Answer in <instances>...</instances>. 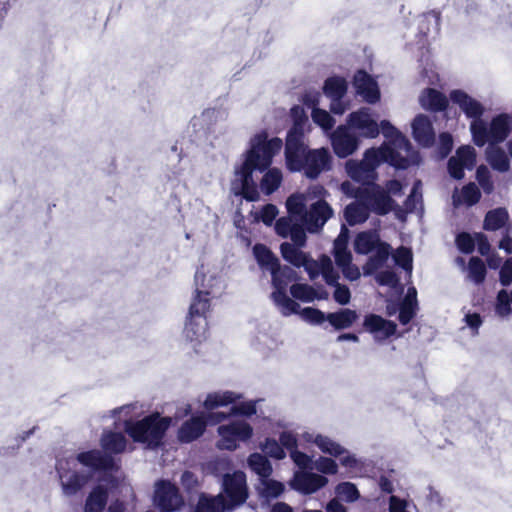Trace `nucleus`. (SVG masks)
I'll use <instances>...</instances> for the list:
<instances>
[{"label":"nucleus","instance_id":"f257e3e1","mask_svg":"<svg viewBox=\"0 0 512 512\" xmlns=\"http://www.w3.org/2000/svg\"><path fill=\"white\" fill-rule=\"evenodd\" d=\"M283 147L279 137L268 138L265 130L255 134L250 140V147L243 154V162L235 166L231 191L249 202L258 201L260 194L253 172H264L260 188L265 195H271L281 185L282 173L277 168H270L273 158Z\"/></svg>","mask_w":512,"mask_h":512},{"label":"nucleus","instance_id":"f03ea898","mask_svg":"<svg viewBox=\"0 0 512 512\" xmlns=\"http://www.w3.org/2000/svg\"><path fill=\"white\" fill-rule=\"evenodd\" d=\"M170 425V417H162L158 412H155L141 420H126L124 430L134 442L147 444L151 448H158L163 444V438Z\"/></svg>","mask_w":512,"mask_h":512},{"label":"nucleus","instance_id":"7ed1b4c3","mask_svg":"<svg viewBox=\"0 0 512 512\" xmlns=\"http://www.w3.org/2000/svg\"><path fill=\"white\" fill-rule=\"evenodd\" d=\"M341 188L348 196L364 201L369 208V213L384 216L392 210L402 211L388 192L378 184H372V187H354L346 181L342 183Z\"/></svg>","mask_w":512,"mask_h":512},{"label":"nucleus","instance_id":"20e7f679","mask_svg":"<svg viewBox=\"0 0 512 512\" xmlns=\"http://www.w3.org/2000/svg\"><path fill=\"white\" fill-rule=\"evenodd\" d=\"M470 131L473 143L483 147L487 143L491 146L503 143L512 131L511 117L507 113L494 116L489 125L484 120L472 121Z\"/></svg>","mask_w":512,"mask_h":512},{"label":"nucleus","instance_id":"39448f33","mask_svg":"<svg viewBox=\"0 0 512 512\" xmlns=\"http://www.w3.org/2000/svg\"><path fill=\"white\" fill-rule=\"evenodd\" d=\"M220 494L225 498L228 511L243 505L249 497L246 474L241 470L225 473L222 476Z\"/></svg>","mask_w":512,"mask_h":512},{"label":"nucleus","instance_id":"423d86ee","mask_svg":"<svg viewBox=\"0 0 512 512\" xmlns=\"http://www.w3.org/2000/svg\"><path fill=\"white\" fill-rule=\"evenodd\" d=\"M210 293L208 291L195 290L192 302L189 307L187 320L185 323V333L190 340H198L205 332V327H199L196 323V317L206 319V314L211 307Z\"/></svg>","mask_w":512,"mask_h":512},{"label":"nucleus","instance_id":"0eeeda50","mask_svg":"<svg viewBox=\"0 0 512 512\" xmlns=\"http://www.w3.org/2000/svg\"><path fill=\"white\" fill-rule=\"evenodd\" d=\"M154 504L160 512H173L181 509L184 499L175 484L159 480L155 486Z\"/></svg>","mask_w":512,"mask_h":512},{"label":"nucleus","instance_id":"6e6552de","mask_svg":"<svg viewBox=\"0 0 512 512\" xmlns=\"http://www.w3.org/2000/svg\"><path fill=\"white\" fill-rule=\"evenodd\" d=\"M304 138L305 136L286 135L284 156L286 168L290 172H301L304 168V158L310 150Z\"/></svg>","mask_w":512,"mask_h":512},{"label":"nucleus","instance_id":"1a4fd4ad","mask_svg":"<svg viewBox=\"0 0 512 512\" xmlns=\"http://www.w3.org/2000/svg\"><path fill=\"white\" fill-rule=\"evenodd\" d=\"M301 172L309 179H317L321 173L332 168V156L328 148L310 149L306 152Z\"/></svg>","mask_w":512,"mask_h":512},{"label":"nucleus","instance_id":"9d476101","mask_svg":"<svg viewBox=\"0 0 512 512\" xmlns=\"http://www.w3.org/2000/svg\"><path fill=\"white\" fill-rule=\"evenodd\" d=\"M331 145L339 158H346L357 150L359 138L347 125H339L331 135Z\"/></svg>","mask_w":512,"mask_h":512},{"label":"nucleus","instance_id":"9b49d317","mask_svg":"<svg viewBox=\"0 0 512 512\" xmlns=\"http://www.w3.org/2000/svg\"><path fill=\"white\" fill-rule=\"evenodd\" d=\"M218 434L224 442V448L235 450L237 448L236 441H247L253 435L252 426L245 421H234L227 425L218 427Z\"/></svg>","mask_w":512,"mask_h":512},{"label":"nucleus","instance_id":"f8f14e48","mask_svg":"<svg viewBox=\"0 0 512 512\" xmlns=\"http://www.w3.org/2000/svg\"><path fill=\"white\" fill-rule=\"evenodd\" d=\"M76 460L93 471L111 472L119 469L112 455L98 449L80 452L77 454Z\"/></svg>","mask_w":512,"mask_h":512},{"label":"nucleus","instance_id":"ddd939ff","mask_svg":"<svg viewBox=\"0 0 512 512\" xmlns=\"http://www.w3.org/2000/svg\"><path fill=\"white\" fill-rule=\"evenodd\" d=\"M347 126L351 130H355L361 137L376 138L379 135V125L372 119L370 113L366 109H360L349 114Z\"/></svg>","mask_w":512,"mask_h":512},{"label":"nucleus","instance_id":"4468645a","mask_svg":"<svg viewBox=\"0 0 512 512\" xmlns=\"http://www.w3.org/2000/svg\"><path fill=\"white\" fill-rule=\"evenodd\" d=\"M449 98L460 107L467 118L473 119L472 121L483 120L484 106L465 91L460 89L452 90L449 94Z\"/></svg>","mask_w":512,"mask_h":512},{"label":"nucleus","instance_id":"2eb2a0df","mask_svg":"<svg viewBox=\"0 0 512 512\" xmlns=\"http://www.w3.org/2000/svg\"><path fill=\"white\" fill-rule=\"evenodd\" d=\"M353 84L358 95L370 104L380 100V91L377 82L365 70H358L353 77Z\"/></svg>","mask_w":512,"mask_h":512},{"label":"nucleus","instance_id":"dca6fc26","mask_svg":"<svg viewBox=\"0 0 512 512\" xmlns=\"http://www.w3.org/2000/svg\"><path fill=\"white\" fill-rule=\"evenodd\" d=\"M365 331L374 335L376 339H388L397 331V325L391 320L384 319L377 314H368L363 321Z\"/></svg>","mask_w":512,"mask_h":512},{"label":"nucleus","instance_id":"f3484780","mask_svg":"<svg viewBox=\"0 0 512 512\" xmlns=\"http://www.w3.org/2000/svg\"><path fill=\"white\" fill-rule=\"evenodd\" d=\"M206 428L205 414L194 415L181 424L177 432V438L181 443H191L200 438Z\"/></svg>","mask_w":512,"mask_h":512},{"label":"nucleus","instance_id":"a211bd4d","mask_svg":"<svg viewBox=\"0 0 512 512\" xmlns=\"http://www.w3.org/2000/svg\"><path fill=\"white\" fill-rule=\"evenodd\" d=\"M414 140L423 147H431L435 142V132L427 115L418 114L412 122Z\"/></svg>","mask_w":512,"mask_h":512},{"label":"nucleus","instance_id":"6ab92c4d","mask_svg":"<svg viewBox=\"0 0 512 512\" xmlns=\"http://www.w3.org/2000/svg\"><path fill=\"white\" fill-rule=\"evenodd\" d=\"M327 483L328 479L325 476L312 472H299L294 478V488L306 495L317 492Z\"/></svg>","mask_w":512,"mask_h":512},{"label":"nucleus","instance_id":"aec40b11","mask_svg":"<svg viewBox=\"0 0 512 512\" xmlns=\"http://www.w3.org/2000/svg\"><path fill=\"white\" fill-rule=\"evenodd\" d=\"M332 215L333 210L325 200H318L313 203L305 218L309 231H315L323 227Z\"/></svg>","mask_w":512,"mask_h":512},{"label":"nucleus","instance_id":"412c9836","mask_svg":"<svg viewBox=\"0 0 512 512\" xmlns=\"http://www.w3.org/2000/svg\"><path fill=\"white\" fill-rule=\"evenodd\" d=\"M423 109L438 113L444 112L449 106V100L444 93L435 88H425L419 97Z\"/></svg>","mask_w":512,"mask_h":512},{"label":"nucleus","instance_id":"4be33fe9","mask_svg":"<svg viewBox=\"0 0 512 512\" xmlns=\"http://www.w3.org/2000/svg\"><path fill=\"white\" fill-rule=\"evenodd\" d=\"M280 252L285 261L289 262L291 265L297 268L305 267L311 278L313 277V272L308 267V264L311 262V260L306 253L300 250V247H297L289 242H283L280 245Z\"/></svg>","mask_w":512,"mask_h":512},{"label":"nucleus","instance_id":"5701e85b","mask_svg":"<svg viewBox=\"0 0 512 512\" xmlns=\"http://www.w3.org/2000/svg\"><path fill=\"white\" fill-rule=\"evenodd\" d=\"M109 492L103 485H96L88 494L84 512H103L108 502Z\"/></svg>","mask_w":512,"mask_h":512},{"label":"nucleus","instance_id":"b1692460","mask_svg":"<svg viewBox=\"0 0 512 512\" xmlns=\"http://www.w3.org/2000/svg\"><path fill=\"white\" fill-rule=\"evenodd\" d=\"M359 319L357 311L350 308H342L336 312L328 313V322L335 330H344L353 326Z\"/></svg>","mask_w":512,"mask_h":512},{"label":"nucleus","instance_id":"393cba45","mask_svg":"<svg viewBox=\"0 0 512 512\" xmlns=\"http://www.w3.org/2000/svg\"><path fill=\"white\" fill-rule=\"evenodd\" d=\"M226 506L223 494L211 496L206 493H201L194 512H225L228 510Z\"/></svg>","mask_w":512,"mask_h":512},{"label":"nucleus","instance_id":"a878e982","mask_svg":"<svg viewBox=\"0 0 512 512\" xmlns=\"http://www.w3.org/2000/svg\"><path fill=\"white\" fill-rule=\"evenodd\" d=\"M101 446L107 454H121L126 450L127 439L121 432L109 431L102 435Z\"/></svg>","mask_w":512,"mask_h":512},{"label":"nucleus","instance_id":"bb28decb","mask_svg":"<svg viewBox=\"0 0 512 512\" xmlns=\"http://www.w3.org/2000/svg\"><path fill=\"white\" fill-rule=\"evenodd\" d=\"M369 215L368 206L361 200L348 204L344 209V218L350 226L364 223Z\"/></svg>","mask_w":512,"mask_h":512},{"label":"nucleus","instance_id":"cd10ccee","mask_svg":"<svg viewBox=\"0 0 512 512\" xmlns=\"http://www.w3.org/2000/svg\"><path fill=\"white\" fill-rule=\"evenodd\" d=\"M91 479V473L73 471L66 481H61L63 493L67 496H73L81 491Z\"/></svg>","mask_w":512,"mask_h":512},{"label":"nucleus","instance_id":"c85d7f7f","mask_svg":"<svg viewBox=\"0 0 512 512\" xmlns=\"http://www.w3.org/2000/svg\"><path fill=\"white\" fill-rule=\"evenodd\" d=\"M486 159L491 168L500 173H506L510 170V160L505 151L497 146H491L486 151Z\"/></svg>","mask_w":512,"mask_h":512},{"label":"nucleus","instance_id":"c756f323","mask_svg":"<svg viewBox=\"0 0 512 512\" xmlns=\"http://www.w3.org/2000/svg\"><path fill=\"white\" fill-rule=\"evenodd\" d=\"M347 82L343 77H328L323 85V93L331 101L342 100L347 93Z\"/></svg>","mask_w":512,"mask_h":512},{"label":"nucleus","instance_id":"7c9ffc66","mask_svg":"<svg viewBox=\"0 0 512 512\" xmlns=\"http://www.w3.org/2000/svg\"><path fill=\"white\" fill-rule=\"evenodd\" d=\"M240 397L241 395L231 391L209 393L203 405L207 410L212 411L218 407L235 403Z\"/></svg>","mask_w":512,"mask_h":512},{"label":"nucleus","instance_id":"2f4dec72","mask_svg":"<svg viewBox=\"0 0 512 512\" xmlns=\"http://www.w3.org/2000/svg\"><path fill=\"white\" fill-rule=\"evenodd\" d=\"M253 254L261 268L271 271L277 268L279 259L275 254L264 244L257 243L253 247Z\"/></svg>","mask_w":512,"mask_h":512},{"label":"nucleus","instance_id":"473e14b6","mask_svg":"<svg viewBox=\"0 0 512 512\" xmlns=\"http://www.w3.org/2000/svg\"><path fill=\"white\" fill-rule=\"evenodd\" d=\"M509 219L505 208H496L486 213L483 228L487 231H496L501 229Z\"/></svg>","mask_w":512,"mask_h":512},{"label":"nucleus","instance_id":"72a5a7b5","mask_svg":"<svg viewBox=\"0 0 512 512\" xmlns=\"http://www.w3.org/2000/svg\"><path fill=\"white\" fill-rule=\"evenodd\" d=\"M248 465L261 479L270 477L273 471L270 461L260 453H252L248 457Z\"/></svg>","mask_w":512,"mask_h":512},{"label":"nucleus","instance_id":"f704fd0d","mask_svg":"<svg viewBox=\"0 0 512 512\" xmlns=\"http://www.w3.org/2000/svg\"><path fill=\"white\" fill-rule=\"evenodd\" d=\"M334 259L336 265L342 270L344 276H349L347 271L352 263V254L348 250L345 241H340L339 239L335 241Z\"/></svg>","mask_w":512,"mask_h":512},{"label":"nucleus","instance_id":"c9c22d12","mask_svg":"<svg viewBox=\"0 0 512 512\" xmlns=\"http://www.w3.org/2000/svg\"><path fill=\"white\" fill-rule=\"evenodd\" d=\"M481 199V191L474 182H469L461 189V195L456 198L453 196L454 204L464 203L471 207L476 205Z\"/></svg>","mask_w":512,"mask_h":512},{"label":"nucleus","instance_id":"e433bc0d","mask_svg":"<svg viewBox=\"0 0 512 512\" xmlns=\"http://www.w3.org/2000/svg\"><path fill=\"white\" fill-rule=\"evenodd\" d=\"M270 273L272 276V285L288 287L291 282L297 280V273L287 265L281 266L280 262L277 268H273Z\"/></svg>","mask_w":512,"mask_h":512},{"label":"nucleus","instance_id":"4c0bfd02","mask_svg":"<svg viewBox=\"0 0 512 512\" xmlns=\"http://www.w3.org/2000/svg\"><path fill=\"white\" fill-rule=\"evenodd\" d=\"M290 113L293 120V124L291 128L287 131L286 135L305 136L304 128L305 124L308 121V117L305 113L304 108L299 105H295L291 108Z\"/></svg>","mask_w":512,"mask_h":512},{"label":"nucleus","instance_id":"58836bf2","mask_svg":"<svg viewBox=\"0 0 512 512\" xmlns=\"http://www.w3.org/2000/svg\"><path fill=\"white\" fill-rule=\"evenodd\" d=\"M413 293H414V297L411 298L410 291H409L408 295L406 296V298L403 300V302L400 305L398 320L402 325L409 324L416 315L417 300L415 297V295H416L415 289H413Z\"/></svg>","mask_w":512,"mask_h":512},{"label":"nucleus","instance_id":"ea45409f","mask_svg":"<svg viewBox=\"0 0 512 512\" xmlns=\"http://www.w3.org/2000/svg\"><path fill=\"white\" fill-rule=\"evenodd\" d=\"M377 243L378 238L371 233L361 232L355 238L354 250L357 254L367 255L375 249Z\"/></svg>","mask_w":512,"mask_h":512},{"label":"nucleus","instance_id":"a19ab883","mask_svg":"<svg viewBox=\"0 0 512 512\" xmlns=\"http://www.w3.org/2000/svg\"><path fill=\"white\" fill-rule=\"evenodd\" d=\"M314 443L325 454L333 457H339L346 453V449L331 438L323 435H317Z\"/></svg>","mask_w":512,"mask_h":512},{"label":"nucleus","instance_id":"79ce46f5","mask_svg":"<svg viewBox=\"0 0 512 512\" xmlns=\"http://www.w3.org/2000/svg\"><path fill=\"white\" fill-rule=\"evenodd\" d=\"M375 254L369 258L368 264L374 269L382 267L389 258L391 246L386 242H381L378 239V243L375 247Z\"/></svg>","mask_w":512,"mask_h":512},{"label":"nucleus","instance_id":"37998d69","mask_svg":"<svg viewBox=\"0 0 512 512\" xmlns=\"http://www.w3.org/2000/svg\"><path fill=\"white\" fill-rule=\"evenodd\" d=\"M263 488L260 491V495L266 499L278 498L285 490L283 483L268 478L261 479Z\"/></svg>","mask_w":512,"mask_h":512},{"label":"nucleus","instance_id":"c03bdc74","mask_svg":"<svg viewBox=\"0 0 512 512\" xmlns=\"http://www.w3.org/2000/svg\"><path fill=\"white\" fill-rule=\"evenodd\" d=\"M347 172L357 182L365 181L374 175V172L370 171L362 160L360 162H349L347 164Z\"/></svg>","mask_w":512,"mask_h":512},{"label":"nucleus","instance_id":"a18cd8bd","mask_svg":"<svg viewBox=\"0 0 512 512\" xmlns=\"http://www.w3.org/2000/svg\"><path fill=\"white\" fill-rule=\"evenodd\" d=\"M476 180L486 195H490L493 193L494 182L492 180L491 173L486 165L481 164L477 167Z\"/></svg>","mask_w":512,"mask_h":512},{"label":"nucleus","instance_id":"49530a36","mask_svg":"<svg viewBox=\"0 0 512 512\" xmlns=\"http://www.w3.org/2000/svg\"><path fill=\"white\" fill-rule=\"evenodd\" d=\"M469 275L476 284L484 282L487 270L484 262L479 257H471L468 265Z\"/></svg>","mask_w":512,"mask_h":512},{"label":"nucleus","instance_id":"de8ad7c7","mask_svg":"<svg viewBox=\"0 0 512 512\" xmlns=\"http://www.w3.org/2000/svg\"><path fill=\"white\" fill-rule=\"evenodd\" d=\"M382 158L383 162H387L398 169H405L408 166L407 159L391 147H382Z\"/></svg>","mask_w":512,"mask_h":512},{"label":"nucleus","instance_id":"09e8293b","mask_svg":"<svg viewBox=\"0 0 512 512\" xmlns=\"http://www.w3.org/2000/svg\"><path fill=\"white\" fill-rule=\"evenodd\" d=\"M311 117L313 122L325 131L331 130L335 125V119L324 109L314 107Z\"/></svg>","mask_w":512,"mask_h":512},{"label":"nucleus","instance_id":"8fccbe9b","mask_svg":"<svg viewBox=\"0 0 512 512\" xmlns=\"http://www.w3.org/2000/svg\"><path fill=\"white\" fill-rule=\"evenodd\" d=\"M291 295L298 300L311 302L315 299V289L308 284L295 283L290 287Z\"/></svg>","mask_w":512,"mask_h":512},{"label":"nucleus","instance_id":"3c124183","mask_svg":"<svg viewBox=\"0 0 512 512\" xmlns=\"http://www.w3.org/2000/svg\"><path fill=\"white\" fill-rule=\"evenodd\" d=\"M261 448L265 454L276 460H282L286 456L280 442L276 441L274 438H266Z\"/></svg>","mask_w":512,"mask_h":512},{"label":"nucleus","instance_id":"603ef678","mask_svg":"<svg viewBox=\"0 0 512 512\" xmlns=\"http://www.w3.org/2000/svg\"><path fill=\"white\" fill-rule=\"evenodd\" d=\"M454 157L456 159H459L461 163H463L466 166L467 169L473 168L476 163L475 149L469 145L460 146L456 150V155Z\"/></svg>","mask_w":512,"mask_h":512},{"label":"nucleus","instance_id":"864d4df0","mask_svg":"<svg viewBox=\"0 0 512 512\" xmlns=\"http://www.w3.org/2000/svg\"><path fill=\"white\" fill-rule=\"evenodd\" d=\"M301 316L305 321L314 325H321L325 321H328V314L313 307L303 308L301 310Z\"/></svg>","mask_w":512,"mask_h":512},{"label":"nucleus","instance_id":"5fc2aeb1","mask_svg":"<svg viewBox=\"0 0 512 512\" xmlns=\"http://www.w3.org/2000/svg\"><path fill=\"white\" fill-rule=\"evenodd\" d=\"M395 263L404 270L412 269L413 256L409 248L399 247L394 254Z\"/></svg>","mask_w":512,"mask_h":512},{"label":"nucleus","instance_id":"6e6d98bb","mask_svg":"<svg viewBox=\"0 0 512 512\" xmlns=\"http://www.w3.org/2000/svg\"><path fill=\"white\" fill-rule=\"evenodd\" d=\"M362 161L370 169V171L375 173L376 168L380 165L381 162H383L382 148L367 149L364 153V158Z\"/></svg>","mask_w":512,"mask_h":512},{"label":"nucleus","instance_id":"4d7b16f0","mask_svg":"<svg viewBox=\"0 0 512 512\" xmlns=\"http://www.w3.org/2000/svg\"><path fill=\"white\" fill-rule=\"evenodd\" d=\"M336 491L337 494L342 496L347 502H354L360 496L356 485L351 482H343L338 484Z\"/></svg>","mask_w":512,"mask_h":512},{"label":"nucleus","instance_id":"13d9d810","mask_svg":"<svg viewBox=\"0 0 512 512\" xmlns=\"http://www.w3.org/2000/svg\"><path fill=\"white\" fill-rule=\"evenodd\" d=\"M511 303V297H509L507 291H499L495 306L496 313L501 317L509 315L511 313Z\"/></svg>","mask_w":512,"mask_h":512},{"label":"nucleus","instance_id":"bf43d9fd","mask_svg":"<svg viewBox=\"0 0 512 512\" xmlns=\"http://www.w3.org/2000/svg\"><path fill=\"white\" fill-rule=\"evenodd\" d=\"M286 208L290 215L301 216L305 213V204L298 195H291L286 201Z\"/></svg>","mask_w":512,"mask_h":512},{"label":"nucleus","instance_id":"052dcab7","mask_svg":"<svg viewBox=\"0 0 512 512\" xmlns=\"http://www.w3.org/2000/svg\"><path fill=\"white\" fill-rule=\"evenodd\" d=\"M316 469L328 475H334L338 472V465L332 458L329 457H319L315 463Z\"/></svg>","mask_w":512,"mask_h":512},{"label":"nucleus","instance_id":"680f3d73","mask_svg":"<svg viewBox=\"0 0 512 512\" xmlns=\"http://www.w3.org/2000/svg\"><path fill=\"white\" fill-rule=\"evenodd\" d=\"M456 244L459 250L465 254H470L475 249V241L469 233L462 232L456 237Z\"/></svg>","mask_w":512,"mask_h":512},{"label":"nucleus","instance_id":"e2e57ef3","mask_svg":"<svg viewBox=\"0 0 512 512\" xmlns=\"http://www.w3.org/2000/svg\"><path fill=\"white\" fill-rule=\"evenodd\" d=\"M230 414L250 417L256 414V402L246 401L241 402L238 405H234L231 407Z\"/></svg>","mask_w":512,"mask_h":512},{"label":"nucleus","instance_id":"0e129e2a","mask_svg":"<svg viewBox=\"0 0 512 512\" xmlns=\"http://www.w3.org/2000/svg\"><path fill=\"white\" fill-rule=\"evenodd\" d=\"M296 223L297 222H293L290 217H280L276 220L275 231L278 236L287 238Z\"/></svg>","mask_w":512,"mask_h":512},{"label":"nucleus","instance_id":"69168bd1","mask_svg":"<svg viewBox=\"0 0 512 512\" xmlns=\"http://www.w3.org/2000/svg\"><path fill=\"white\" fill-rule=\"evenodd\" d=\"M466 168V166L461 163V161L459 159H456L455 157H451L449 160H448V163H447V169H448V172L450 174V176L452 178H454L455 180H461L464 178V169Z\"/></svg>","mask_w":512,"mask_h":512},{"label":"nucleus","instance_id":"338daca9","mask_svg":"<svg viewBox=\"0 0 512 512\" xmlns=\"http://www.w3.org/2000/svg\"><path fill=\"white\" fill-rule=\"evenodd\" d=\"M279 442L282 448L287 449L291 454L292 451L298 449V439L291 431H283L279 435Z\"/></svg>","mask_w":512,"mask_h":512},{"label":"nucleus","instance_id":"774afa93","mask_svg":"<svg viewBox=\"0 0 512 512\" xmlns=\"http://www.w3.org/2000/svg\"><path fill=\"white\" fill-rule=\"evenodd\" d=\"M499 280L503 286L512 283V257L506 259L499 272Z\"/></svg>","mask_w":512,"mask_h":512}]
</instances>
